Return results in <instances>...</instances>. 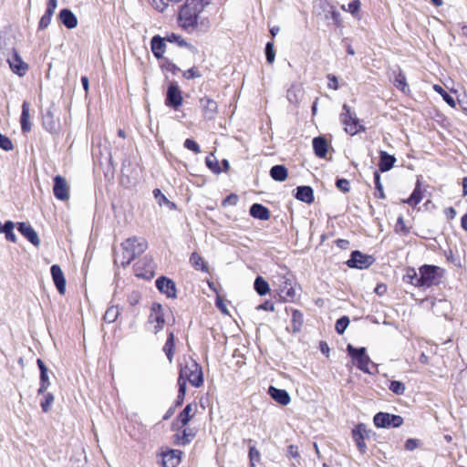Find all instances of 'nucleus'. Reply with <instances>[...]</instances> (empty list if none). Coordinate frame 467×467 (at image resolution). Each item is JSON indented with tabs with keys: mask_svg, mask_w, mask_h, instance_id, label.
Segmentation results:
<instances>
[{
	"mask_svg": "<svg viewBox=\"0 0 467 467\" xmlns=\"http://www.w3.org/2000/svg\"><path fill=\"white\" fill-rule=\"evenodd\" d=\"M349 324V319L348 317H342L339 319H337L336 323V331L338 334H343L345 330L347 329L348 326Z\"/></svg>",
	"mask_w": 467,
	"mask_h": 467,
	"instance_id": "nucleus-49",
	"label": "nucleus"
},
{
	"mask_svg": "<svg viewBox=\"0 0 467 467\" xmlns=\"http://www.w3.org/2000/svg\"><path fill=\"white\" fill-rule=\"evenodd\" d=\"M393 73H394V79H393L394 86L397 88L400 89L402 92L406 93L407 90H409V88H408L405 75L401 72V70L400 68L398 69V71H394Z\"/></svg>",
	"mask_w": 467,
	"mask_h": 467,
	"instance_id": "nucleus-32",
	"label": "nucleus"
},
{
	"mask_svg": "<svg viewBox=\"0 0 467 467\" xmlns=\"http://www.w3.org/2000/svg\"><path fill=\"white\" fill-rule=\"evenodd\" d=\"M148 322L154 324L153 332L158 333L163 328L165 320L162 306L160 304H153L149 316Z\"/></svg>",
	"mask_w": 467,
	"mask_h": 467,
	"instance_id": "nucleus-10",
	"label": "nucleus"
},
{
	"mask_svg": "<svg viewBox=\"0 0 467 467\" xmlns=\"http://www.w3.org/2000/svg\"><path fill=\"white\" fill-rule=\"evenodd\" d=\"M187 381L195 388L201 387L203 383L202 368L194 360L186 362L180 369L178 384L183 383L186 387Z\"/></svg>",
	"mask_w": 467,
	"mask_h": 467,
	"instance_id": "nucleus-3",
	"label": "nucleus"
},
{
	"mask_svg": "<svg viewBox=\"0 0 467 467\" xmlns=\"http://www.w3.org/2000/svg\"><path fill=\"white\" fill-rule=\"evenodd\" d=\"M238 202V196L236 194L228 195L223 202V205H235Z\"/></svg>",
	"mask_w": 467,
	"mask_h": 467,
	"instance_id": "nucleus-61",
	"label": "nucleus"
},
{
	"mask_svg": "<svg viewBox=\"0 0 467 467\" xmlns=\"http://www.w3.org/2000/svg\"><path fill=\"white\" fill-rule=\"evenodd\" d=\"M265 57L269 64H272L275 61V54L274 51V45L272 42H268L265 46Z\"/></svg>",
	"mask_w": 467,
	"mask_h": 467,
	"instance_id": "nucleus-52",
	"label": "nucleus"
},
{
	"mask_svg": "<svg viewBox=\"0 0 467 467\" xmlns=\"http://www.w3.org/2000/svg\"><path fill=\"white\" fill-rule=\"evenodd\" d=\"M194 432L190 429L183 430L182 435L180 436L179 434H176L175 441L176 443L179 445H186L188 444L192 439L194 437Z\"/></svg>",
	"mask_w": 467,
	"mask_h": 467,
	"instance_id": "nucleus-37",
	"label": "nucleus"
},
{
	"mask_svg": "<svg viewBox=\"0 0 467 467\" xmlns=\"http://www.w3.org/2000/svg\"><path fill=\"white\" fill-rule=\"evenodd\" d=\"M182 451L179 450H169L162 453L163 467H177L181 462Z\"/></svg>",
	"mask_w": 467,
	"mask_h": 467,
	"instance_id": "nucleus-17",
	"label": "nucleus"
},
{
	"mask_svg": "<svg viewBox=\"0 0 467 467\" xmlns=\"http://www.w3.org/2000/svg\"><path fill=\"white\" fill-rule=\"evenodd\" d=\"M29 103L25 101L22 104V114L20 119L21 130L24 133L29 132L31 130V123L29 121Z\"/></svg>",
	"mask_w": 467,
	"mask_h": 467,
	"instance_id": "nucleus-29",
	"label": "nucleus"
},
{
	"mask_svg": "<svg viewBox=\"0 0 467 467\" xmlns=\"http://www.w3.org/2000/svg\"><path fill=\"white\" fill-rule=\"evenodd\" d=\"M54 400H55V396L52 393H47L44 395V399L40 402L41 408L44 412H47L49 410Z\"/></svg>",
	"mask_w": 467,
	"mask_h": 467,
	"instance_id": "nucleus-44",
	"label": "nucleus"
},
{
	"mask_svg": "<svg viewBox=\"0 0 467 467\" xmlns=\"http://www.w3.org/2000/svg\"><path fill=\"white\" fill-rule=\"evenodd\" d=\"M216 306L223 313L228 314L226 304L224 303L223 299L220 296H217L215 301Z\"/></svg>",
	"mask_w": 467,
	"mask_h": 467,
	"instance_id": "nucleus-64",
	"label": "nucleus"
},
{
	"mask_svg": "<svg viewBox=\"0 0 467 467\" xmlns=\"http://www.w3.org/2000/svg\"><path fill=\"white\" fill-rule=\"evenodd\" d=\"M0 148L5 151H10L14 149V145L12 140L6 137L5 135H3L0 133Z\"/></svg>",
	"mask_w": 467,
	"mask_h": 467,
	"instance_id": "nucleus-51",
	"label": "nucleus"
},
{
	"mask_svg": "<svg viewBox=\"0 0 467 467\" xmlns=\"http://www.w3.org/2000/svg\"><path fill=\"white\" fill-rule=\"evenodd\" d=\"M360 1L359 0H353L352 2H350L348 6L346 7V5H342L341 8L344 10V11H347V12H349L350 14L352 15H356L359 9H360Z\"/></svg>",
	"mask_w": 467,
	"mask_h": 467,
	"instance_id": "nucleus-48",
	"label": "nucleus"
},
{
	"mask_svg": "<svg viewBox=\"0 0 467 467\" xmlns=\"http://www.w3.org/2000/svg\"><path fill=\"white\" fill-rule=\"evenodd\" d=\"M336 185L340 191H342L345 193L350 191V183L349 181L347 179H338L336 182Z\"/></svg>",
	"mask_w": 467,
	"mask_h": 467,
	"instance_id": "nucleus-57",
	"label": "nucleus"
},
{
	"mask_svg": "<svg viewBox=\"0 0 467 467\" xmlns=\"http://www.w3.org/2000/svg\"><path fill=\"white\" fill-rule=\"evenodd\" d=\"M56 8H57V0H49V4L47 8V11L39 21V28L40 29H45L49 26V24L51 22V17L54 14Z\"/></svg>",
	"mask_w": 467,
	"mask_h": 467,
	"instance_id": "nucleus-27",
	"label": "nucleus"
},
{
	"mask_svg": "<svg viewBox=\"0 0 467 467\" xmlns=\"http://www.w3.org/2000/svg\"><path fill=\"white\" fill-rule=\"evenodd\" d=\"M313 148L317 157L324 158L327 152V141L323 137H317L313 140Z\"/></svg>",
	"mask_w": 467,
	"mask_h": 467,
	"instance_id": "nucleus-30",
	"label": "nucleus"
},
{
	"mask_svg": "<svg viewBox=\"0 0 467 467\" xmlns=\"http://www.w3.org/2000/svg\"><path fill=\"white\" fill-rule=\"evenodd\" d=\"M165 104L174 109L182 104V91L177 85L171 84L168 87Z\"/></svg>",
	"mask_w": 467,
	"mask_h": 467,
	"instance_id": "nucleus-11",
	"label": "nucleus"
},
{
	"mask_svg": "<svg viewBox=\"0 0 467 467\" xmlns=\"http://www.w3.org/2000/svg\"><path fill=\"white\" fill-rule=\"evenodd\" d=\"M368 436V431L364 424L357 425L352 431V437L357 444L360 452L364 453L367 450L365 438Z\"/></svg>",
	"mask_w": 467,
	"mask_h": 467,
	"instance_id": "nucleus-16",
	"label": "nucleus"
},
{
	"mask_svg": "<svg viewBox=\"0 0 467 467\" xmlns=\"http://www.w3.org/2000/svg\"><path fill=\"white\" fill-rule=\"evenodd\" d=\"M165 39L171 43H177L180 47L188 46L187 42L181 36L176 34H171Z\"/></svg>",
	"mask_w": 467,
	"mask_h": 467,
	"instance_id": "nucleus-55",
	"label": "nucleus"
},
{
	"mask_svg": "<svg viewBox=\"0 0 467 467\" xmlns=\"http://www.w3.org/2000/svg\"><path fill=\"white\" fill-rule=\"evenodd\" d=\"M17 230L35 246H38L40 244V239L38 237V234L35 231V229L30 225V223L25 222L18 223Z\"/></svg>",
	"mask_w": 467,
	"mask_h": 467,
	"instance_id": "nucleus-14",
	"label": "nucleus"
},
{
	"mask_svg": "<svg viewBox=\"0 0 467 467\" xmlns=\"http://www.w3.org/2000/svg\"><path fill=\"white\" fill-rule=\"evenodd\" d=\"M389 389L396 395H403L406 390L405 384L398 380L390 381Z\"/></svg>",
	"mask_w": 467,
	"mask_h": 467,
	"instance_id": "nucleus-43",
	"label": "nucleus"
},
{
	"mask_svg": "<svg viewBox=\"0 0 467 467\" xmlns=\"http://www.w3.org/2000/svg\"><path fill=\"white\" fill-rule=\"evenodd\" d=\"M51 275L54 281V285L58 289V265H53L51 267Z\"/></svg>",
	"mask_w": 467,
	"mask_h": 467,
	"instance_id": "nucleus-63",
	"label": "nucleus"
},
{
	"mask_svg": "<svg viewBox=\"0 0 467 467\" xmlns=\"http://www.w3.org/2000/svg\"><path fill=\"white\" fill-rule=\"evenodd\" d=\"M37 366L40 369V388L38 389V393H44L48 388L50 382L47 375V368L46 367L44 361L40 358L36 360Z\"/></svg>",
	"mask_w": 467,
	"mask_h": 467,
	"instance_id": "nucleus-21",
	"label": "nucleus"
},
{
	"mask_svg": "<svg viewBox=\"0 0 467 467\" xmlns=\"http://www.w3.org/2000/svg\"><path fill=\"white\" fill-rule=\"evenodd\" d=\"M7 62L9 64L11 70L15 74L20 77H23L26 74L28 68L27 64L23 61V59L16 51H13V55L11 57L7 59Z\"/></svg>",
	"mask_w": 467,
	"mask_h": 467,
	"instance_id": "nucleus-13",
	"label": "nucleus"
},
{
	"mask_svg": "<svg viewBox=\"0 0 467 467\" xmlns=\"http://www.w3.org/2000/svg\"><path fill=\"white\" fill-rule=\"evenodd\" d=\"M419 272L420 280L417 282L421 288H428L441 282L442 270L438 266L424 265L419 268Z\"/></svg>",
	"mask_w": 467,
	"mask_h": 467,
	"instance_id": "nucleus-4",
	"label": "nucleus"
},
{
	"mask_svg": "<svg viewBox=\"0 0 467 467\" xmlns=\"http://www.w3.org/2000/svg\"><path fill=\"white\" fill-rule=\"evenodd\" d=\"M249 459L251 467H254L255 463L260 462L261 454L255 447H250Z\"/></svg>",
	"mask_w": 467,
	"mask_h": 467,
	"instance_id": "nucleus-50",
	"label": "nucleus"
},
{
	"mask_svg": "<svg viewBox=\"0 0 467 467\" xmlns=\"http://www.w3.org/2000/svg\"><path fill=\"white\" fill-rule=\"evenodd\" d=\"M396 158L384 150L379 151V169L381 172L389 171L395 164Z\"/></svg>",
	"mask_w": 467,
	"mask_h": 467,
	"instance_id": "nucleus-20",
	"label": "nucleus"
},
{
	"mask_svg": "<svg viewBox=\"0 0 467 467\" xmlns=\"http://www.w3.org/2000/svg\"><path fill=\"white\" fill-rule=\"evenodd\" d=\"M200 107L202 109V115L207 119H213L218 111V106L216 101L209 97H203L200 99Z\"/></svg>",
	"mask_w": 467,
	"mask_h": 467,
	"instance_id": "nucleus-12",
	"label": "nucleus"
},
{
	"mask_svg": "<svg viewBox=\"0 0 467 467\" xmlns=\"http://www.w3.org/2000/svg\"><path fill=\"white\" fill-rule=\"evenodd\" d=\"M405 278L408 282L413 285L416 287H420V284H418L417 280H420V273L418 274L415 269L410 268L407 271Z\"/></svg>",
	"mask_w": 467,
	"mask_h": 467,
	"instance_id": "nucleus-45",
	"label": "nucleus"
},
{
	"mask_svg": "<svg viewBox=\"0 0 467 467\" xmlns=\"http://www.w3.org/2000/svg\"><path fill=\"white\" fill-rule=\"evenodd\" d=\"M184 147L189 150H192L193 151L194 153L198 154L201 152V149H200V146L198 145V143L196 141H194L192 139H187L185 140L184 141Z\"/></svg>",
	"mask_w": 467,
	"mask_h": 467,
	"instance_id": "nucleus-53",
	"label": "nucleus"
},
{
	"mask_svg": "<svg viewBox=\"0 0 467 467\" xmlns=\"http://www.w3.org/2000/svg\"><path fill=\"white\" fill-rule=\"evenodd\" d=\"M422 200V192L420 190V181L417 182L416 187L411 193V195L404 201L406 203L410 204V206H416L418 203L420 202Z\"/></svg>",
	"mask_w": 467,
	"mask_h": 467,
	"instance_id": "nucleus-33",
	"label": "nucleus"
},
{
	"mask_svg": "<svg viewBox=\"0 0 467 467\" xmlns=\"http://www.w3.org/2000/svg\"><path fill=\"white\" fill-rule=\"evenodd\" d=\"M122 254L115 258L116 264H120L126 266L130 264L134 258L145 252L148 247V243L141 237H130L121 244Z\"/></svg>",
	"mask_w": 467,
	"mask_h": 467,
	"instance_id": "nucleus-2",
	"label": "nucleus"
},
{
	"mask_svg": "<svg viewBox=\"0 0 467 467\" xmlns=\"http://www.w3.org/2000/svg\"><path fill=\"white\" fill-rule=\"evenodd\" d=\"M348 355L357 361V367L365 373H370L369 364L371 360L366 354V348H356L352 345H348L347 348Z\"/></svg>",
	"mask_w": 467,
	"mask_h": 467,
	"instance_id": "nucleus-6",
	"label": "nucleus"
},
{
	"mask_svg": "<svg viewBox=\"0 0 467 467\" xmlns=\"http://www.w3.org/2000/svg\"><path fill=\"white\" fill-rule=\"evenodd\" d=\"M197 405L195 403H190L186 405L183 410L178 415V420L182 423V426H186L191 419L193 417L196 411Z\"/></svg>",
	"mask_w": 467,
	"mask_h": 467,
	"instance_id": "nucleus-26",
	"label": "nucleus"
},
{
	"mask_svg": "<svg viewBox=\"0 0 467 467\" xmlns=\"http://www.w3.org/2000/svg\"><path fill=\"white\" fill-rule=\"evenodd\" d=\"M287 175V169L284 165H275L270 170V176L276 182L285 181Z\"/></svg>",
	"mask_w": 467,
	"mask_h": 467,
	"instance_id": "nucleus-31",
	"label": "nucleus"
},
{
	"mask_svg": "<svg viewBox=\"0 0 467 467\" xmlns=\"http://www.w3.org/2000/svg\"><path fill=\"white\" fill-rule=\"evenodd\" d=\"M14 227L15 224L12 221H6L3 225V233H5V238L12 243L16 242V236L14 234Z\"/></svg>",
	"mask_w": 467,
	"mask_h": 467,
	"instance_id": "nucleus-38",
	"label": "nucleus"
},
{
	"mask_svg": "<svg viewBox=\"0 0 467 467\" xmlns=\"http://www.w3.org/2000/svg\"><path fill=\"white\" fill-rule=\"evenodd\" d=\"M268 394L274 400L284 406L288 405L291 401L288 392L285 389L270 386L268 389Z\"/></svg>",
	"mask_w": 467,
	"mask_h": 467,
	"instance_id": "nucleus-18",
	"label": "nucleus"
},
{
	"mask_svg": "<svg viewBox=\"0 0 467 467\" xmlns=\"http://www.w3.org/2000/svg\"><path fill=\"white\" fill-rule=\"evenodd\" d=\"M43 126L50 133L57 131V117L55 112L51 111L49 109L43 114Z\"/></svg>",
	"mask_w": 467,
	"mask_h": 467,
	"instance_id": "nucleus-23",
	"label": "nucleus"
},
{
	"mask_svg": "<svg viewBox=\"0 0 467 467\" xmlns=\"http://www.w3.org/2000/svg\"><path fill=\"white\" fill-rule=\"evenodd\" d=\"M304 95V90L300 85H292L286 92V98L292 104H297L301 100Z\"/></svg>",
	"mask_w": 467,
	"mask_h": 467,
	"instance_id": "nucleus-24",
	"label": "nucleus"
},
{
	"mask_svg": "<svg viewBox=\"0 0 467 467\" xmlns=\"http://www.w3.org/2000/svg\"><path fill=\"white\" fill-rule=\"evenodd\" d=\"M182 75L187 79L198 78L202 77L200 71L194 67L184 71Z\"/></svg>",
	"mask_w": 467,
	"mask_h": 467,
	"instance_id": "nucleus-56",
	"label": "nucleus"
},
{
	"mask_svg": "<svg viewBox=\"0 0 467 467\" xmlns=\"http://www.w3.org/2000/svg\"><path fill=\"white\" fill-rule=\"evenodd\" d=\"M119 315V307L116 306H109L104 314L103 319L107 323H113L116 321Z\"/></svg>",
	"mask_w": 467,
	"mask_h": 467,
	"instance_id": "nucleus-39",
	"label": "nucleus"
},
{
	"mask_svg": "<svg viewBox=\"0 0 467 467\" xmlns=\"http://www.w3.org/2000/svg\"><path fill=\"white\" fill-rule=\"evenodd\" d=\"M153 195L161 206L163 204H168L171 207L174 206V203L171 202L160 189L153 190Z\"/></svg>",
	"mask_w": 467,
	"mask_h": 467,
	"instance_id": "nucleus-47",
	"label": "nucleus"
},
{
	"mask_svg": "<svg viewBox=\"0 0 467 467\" xmlns=\"http://www.w3.org/2000/svg\"><path fill=\"white\" fill-rule=\"evenodd\" d=\"M374 183L376 188L375 196L379 199H384L385 193L383 191V186L380 182V175L379 171H374Z\"/></svg>",
	"mask_w": 467,
	"mask_h": 467,
	"instance_id": "nucleus-40",
	"label": "nucleus"
},
{
	"mask_svg": "<svg viewBox=\"0 0 467 467\" xmlns=\"http://www.w3.org/2000/svg\"><path fill=\"white\" fill-rule=\"evenodd\" d=\"M373 421L379 428H398L403 424V418L400 415L379 412L374 416Z\"/></svg>",
	"mask_w": 467,
	"mask_h": 467,
	"instance_id": "nucleus-7",
	"label": "nucleus"
},
{
	"mask_svg": "<svg viewBox=\"0 0 467 467\" xmlns=\"http://www.w3.org/2000/svg\"><path fill=\"white\" fill-rule=\"evenodd\" d=\"M206 165L213 171V172H220V168L218 166V162L216 158L213 155L208 156L206 158Z\"/></svg>",
	"mask_w": 467,
	"mask_h": 467,
	"instance_id": "nucleus-54",
	"label": "nucleus"
},
{
	"mask_svg": "<svg viewBox=\"0 0 467 467\" xmlns=\"http://www.w3.org/2000/svg\"><path fill=\"white\" fill-rule=\"evenodd\" d=\"M296 198L306 203L314 202V192L310 186H298L296 188Z\"/></svg>",
	"mask_w": 467,
	"mask_h": 467,
	"instance_id": "nucleus-22",
	"label": "nucleus"
},
{
	"mask_svg": "<svg viewBox=\"0 0 467 467\" xmlns=\"http://www.w3.org/2000/svg\"><path fill=\"white\" fill-rule=\"evenodd\" d=\"M206 5L207 0H186L179 12V25L185 30H193L197 26L198 16Z\"/></svg>",
	"mask_w": 467,
	"mask_h": 467,
	"instance_id": "nucleus-1",
	"label": "nucleus"
},
{
	"mask_svg": "<svg viewBox=\"0 0 467 467\" xmlns=\"http://www.w3.org/2000/svg\"><path fill=\"white\" fill-rule=\"evenodd\" d=\"M254 285L255 291L260 296L266 295L270 290L268 283L262 276H257L255 278Z\"/></svg>",
	"mask_w": 467,
	"mask_h": 467,
	"instance_id": "nucleus-35",
	"label": "nucleus"
},
{
	"mask_svg": "<svg viewBox=\"0 0 467 467\" xmlns=\"http://www.w3.org/2000/svg\"><path fill=\"white\" fill-rule=\"evenodd\" d=\"M69 198V186L67 181L60 177V201H67Z\"/></svg>",
	"mask_w": 467,
	"mask_h": 467,
	"instance_id": "nucleus-46",
	"label": "nucleus"
},
{
	"mask_svg": "<svg viewBox=\"0 0 467 467\" xmlns=\"http://www.w3.org/2000/svg\"><path fill=\"white\" fill-rule=\"evenodd\" d=\"M329 13H330V17L334 21V23L337 26H340V24H341V16H340V14L337 10H335L333 7H331Z\"/></svg>",
	"mask_w": 467,
	"mask_h": 467,
	"instance_id": "nucleus-62",
	"label": "nucleus"
},
{
	"mask_svg": "<svg viewBox=\"0 0 467 467\" xmlns=\"http://www.w3.org/2000/svg\"><path fill=\"white\" fill-rule=\"evenodd\" d=\"M179 390H178V396L176 400V405L179 406L183 402L184 396L186 393V387L183 386V383L178 384Z\"/></svg>",
	"mask_w": 467,
	"mask_h": 467,
	"instance_id": "nucleus-59",
	"label": "nucleus"
},
{
	"mask_svg": "<svg viewBox=\"0 0 467 467\" xmlns=\"http://www.w3.org/2000/svg\"><path fill=\"white\" fill-rule=\"evenodd\" d=\"M190 262L196 270H201L202 272L207 271V266L202 257L198 253L192 254Z\"/></svg>",
	"mask_w": 467,
	"mask_h": 467,
	"instance_id": "nucleus-36",
	"label": "nucleus"
},
{
	"mask_svg": "<svg viewBox=\"0 0 467 467\" xmlns=\"http://www.w3.org/2000/svg\"><path fill=\"white\" fill-rule=\"evenodd\" d=\"M174 346V335L173 332H170L165 345L163 346V351L165 352L170 362H171L173 358Z\"/></svg>",
	"mask_w": 467,
	"mask_h": 467,
	"instance_id": "nucleus-34",
	"label": "nucleus"
},
{
	"mask_svg": "<svg viewBox=\"0 0 467 467\" xmlns=\"http://www.w3.org/2000/svg\"><path fill=\"white\" fill-rule=\"evenodd\" d=\"M303 324V315L298 310H295L292 314V325H293V331L298 332L301 328V326Z\"/></svg>",
	"mask_w": 467,
	"mask_h": 467,
	"instance_id": "nucleus-41",
	"label": "nucleus"
},
{
	"mask_svg": "<svg viewBox=\"0 0 467 467\" xmlns=\"http://www.w3.org/2000/svg\"><path fill=\"white\" fill-rule=\"evenodd\" d=\"M433 88L436 92L441 95L442 99L448 105H450L451 107H455L454 99L450 94H448L441 86L434 85Z\"/></svg>",
	"mask_w": 467,
	"mask_h": 467,
	"instance_id": "nucleus-42",
	"label": "nucleus"
},
{
	"mask_svg": "<svg viewBox=\"0 0 467 467\" xmlns=\"http://www.w3.org/2000/svg\"><path fill=\"white\" fill-rule=\"evenodd\" d=\"M342 109L344 112L340 115V118L345 125V131L350 135L357 134L361 126L358 124L356 114L350 111V108L347 104H344Z\"/></svg>",
	"mask_w": 467,
	"mask_h": 467,
	"instance_id": "nucleus-8",
	"label": "nucleus"
},
{
	"mask_svg": "<svg viewBox=\"0 0 467 467\" xmlns=\"http://www.w3.org/2000/svg\"><path fill=\"white\" fill-rule=\"evenodd\" d=\"M150 45H151V50H152V53L154 54V56L157 58L162 57V56L165 52V47H166V45L164 43V39L159 36H155L151 38Z\"/></svg>",
	"mask_w": 467,
	"mask_h": 467,
	"instance_id": "nucleus-28",
	"label": "nucleus"
},
{
	"mask_svg": "<svg viewBox=\"0 0 467 467\" xmlns=\"http://www.w3.org/2000/svg\"><path fill=\"white\" fill-rule=\"evenodd\" d=\"M60 23H62L67 28L73 29L78 26V18L75 14L69 9L60 10Z\"/></svg>",
	"mask_w": 467,
	"mask_h": 467,
	"instance_id": "nucleus-19",
	"label": "nucleus"
},
{
	"mask_svg": "<svg viewBox=\"0 0 467 467\" xmlns=\"http://www.w3.org/2000/svg\"><path fill=\"white\" fill-rule=\"evenodd\" d=\"M278 295L284 302H294L296 298V291L294 286V280L291 276L281 275L278 278Z\"/></svg>",
	"mask_w": 467,
	"mask_h": 467,
	"instance_id": "nucleus-5",
	"label": "nucleus"
},
{
	"mask_svg": "<svg viewBox=\"0 0 467 467\" xmlns=\"http://www.w3.org/2000/svg\"><path fill=\"white\" fill-rule=\"evenodd\" d=\"M374 262V258L365 254L360 251H353L350 258L347 261V265L350 268L366 269Z\"/></svg>",
	"mask_w": 467,
	"mask_h": 467,
	"instance_id": "nucleus-9",
	"label": "nucleus"
},
{
	"mask_svg": "<svg viewBox=\"0 0 467 467\" xmlns=\"http://www.w3.org/2000/svg\"><path fill=\"white\" fill-rule=\"evenodd\" d=\"M420 445V440H417V439H408L405 442V449L407 451H414L415 449H417L419 446Z\"/></svg>",
	"mask_w": 467,
	"mask_h": 467,
	"instance_id": "nucleus-58",
	"label": "nucleus"
},
{
	"mask_svg": "<svg viewBox=\"0 0 467 467\" xmlns=\"http://www.w3.org/2000/svg\"><path fill=\"white\" fill-rule=\"evenodd\" d=\"M327 80H328V83H327V87L329 88H332L334 90H337L338 89V81H337V78L335 76V75H332V74H328L327 76Z\"/></svg>",
	"mask_w": 467,
	"mask_h": 467,
	"instance_id": "nucleus-60",
	"label": "nucleus"
},
{
	"mask_svg": "<svg viewBox=\"0 0 467 467\" xmlns=\"http://www.w3.org/2000/svg\"><path fill=\"white\" fill-rule=\"evenodd\" d=\"M156 286L160 292L165 294L168 297H176V286L171 279L161 276L156 280Z\"/></svg>",
	"mask_w": 467,
	"mask_h": 467,
	"instance_id": "nucleus-15",
	"label": "nucleus"
},
{
	"mask_svg": "<svg viewBox=\"0 0 467 467\" xmlns=\"http://www.w3.org/2000/svg\"><path fill=\"white\" fill-rule=\"evenodd\" d=\"M250 214L259 220H268L270 218L269 210L260 203H254L250 207Z\"/></svg>",
	"mask_w": 467,
	"mask_h": 467,
	"instance_id": "nucleus-25",
	"label": "nucleus"
}]
</instances>
